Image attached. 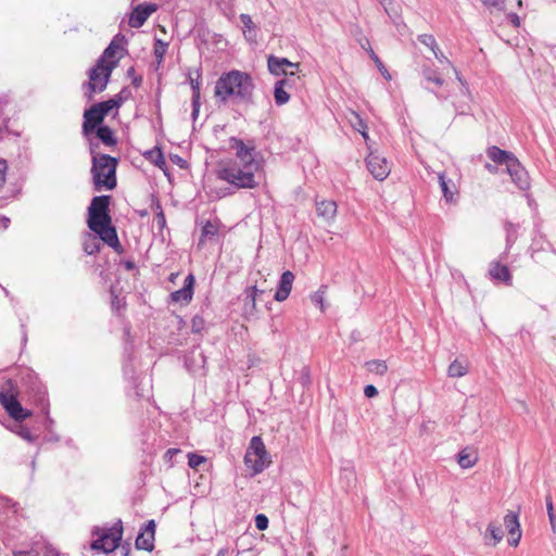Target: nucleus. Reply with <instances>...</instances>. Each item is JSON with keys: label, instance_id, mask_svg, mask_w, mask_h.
Segmentation results:
<instances>
[{"label": "nucleus", "instance_id": "nucleus-41", "mask_svg": "<svg viewBox=\"0 0 556 556\" xmlns=\"http://www.w3.org/2000/svg\"><path fill=\"white\" fill-rule=\"evenodd\" d=\"M296 381L302 386L303 390H308L312 387L313 381L309 366L304 365L301 367Z\"/></svg>", "mask_w": 556, "mask_h": 556}, {"label": "nucleus", "instance_id": "nucleus-32", "mask_svg": "<svg viewBox=\"0 0 556 556\" xmlns=\"http://www.w3.org/2000/svg\"><path fill=\"white\" fill-rule=\"evenodd\" d=\"M109 292L111 295V302H110L111 309L116 316H121L122 312L125 311L127 307L126 298L118 296V294L116 293V287L114 285L110 286Z\"/></svg>", "mask_w": 556, "mask_h": 556}, {"label": "nucleus", "instance_id": "nucleus-21", "mask_svg": "<svg viewBox=\"0 0 556 556\" xmlns=\"http://www.w3.org/2000/svg\"><path fill=\"white\" fill-rule=\"evenodd\" d=\"M485 153L495 165H505L506 168L518 159L513 152L503 150L497 146L486 148Z\"/></svg>", "mask_w": 556, "mask_h": 556}, {"label": "nucleus", "instance_id": "nucleus-8", "mask_svg": "<svg viewBox=\"0 0 556 556\" xmlns=\"http://www.w3.org/2000/svg\"><path fill=\"white\" fill-rule=\"evenodd\" d=\"M123 533L122 519H117L111 527L94 526L91 530L93 540L90 542V548L97 553L110 554L119 547Z\"/></svg>", "mask_w": 556, "mask_h": 556}, {"label": "nucleus", "instance_id": "nucleus-42", "mask_svg": "<svg viewBox=\"0 0 556 556\" xmlns=\"http://www.w3.org/2000/svg\"><path fill=\"white\" fill-rule=\"evenodd\" d=\"M202 77L201 68L197 70V78H193L191 76V73H188L187 75V81L189 83L191 90H192V97L191 99H201V83L200 79Z\"/></svg>", "mask_w": 556, "mask_h": 556}, {"label": "nucleus", "instance_id": "nucleus-64", "mask_svg": "<svg viewBox=\"0 0 556 556\" xmlns=\"http://www.w3.org/2000/svg\"><path fill=\"white\" fill-rule=\"evenodd\" d=\"M118 548H121L122 556H130L131 555V546L128 541H125V542L122 541Z\"/></svg>", "mask_w": 556, "mask_h": 556}, {"label": "nucleus", "instance_id": "nucleus-3", "mask_svg": "<svg viewBox=\"0 0 556 556\" xmlns=\"http://www.w3.org/2000/svg\"><path fill=\"white\" fill-rule=\"evenodd\" d=\"M255 84L251 74L239 70L223 73L216 80L214 96L220 103H226L230 98L235 101L254 105Z\"/></svg>", "mask_w": 556, "mask_h": 556}, {"label": "nucleus", "instance_id": "nucleus-57", "mask_svg": "<svg viewBox=\"0 0 556 556\" xmlns=\"http://www.w3.org/2000/svg\"><path fill=\"white\" fill-rule=\"evenodd\" d=\"M155 223H156L159 230H161V231L166 227V217L163 212V208H160V212H156Z\"/></svg>", "mask_w": 556, "mask_h": 556}, {"label": "nucleus", "instance_id": "nucleus-39", "mask_svg": "<svg viewBox=\"0 0 556 556\" xmlns=\"http://www.w3.org/2000/svg\"><path fill=\"white\" fill-rule=\"evenodd\" d=\"M468 372L467 364L455 359L453 361L447 368V376L451 378H460Z\"/></svg>", "mask_w": 556, "mask_h": 556}, {"label": "nucleus", "instance_id": "nucleus-30", "mask_svg": "<svg viewBox=\"0 0 556 556\" xmlns=\"http://www.w3.org/2000/svg\"><path fill=\"white\" fill-rule=\"evenodd\" d=\"M287 86L290 87L289 79L287 77L277 80L274 86V99L278 106L285 105L290 100V94L286 90Z\"/></svg>", "mask_w": 556, "mask_h": 556}, {"label": "nucleus", "instance_id": "nucleus-59", "mask_svg": "<svg viewBox=\"0 0 556 556\" xmlns=\"http://www.w3.org/2000/svg\"><path fill=\"white\" fill-rule=\"evenodd\" d=\"M119 264H121L122 266H124V268H125L127 271L136 270V274H139V269H138V267H137V265H136V263H135V261H134V260H131V258L122 260V261L119 262Z\"/></svg>", "mask_w": 556, "mask_h": 556}, {"label": "nucleus", "instance_id": "nucleus-10", "mask_svg": "<svg viewBox=\"0 0 556 556\" xmlns=\"http://www.w3.org/2000/svg\"><path fill=\"white\" fill-rule=\"evenodd\" d=\"M244 465L251 470V477L261 473L271 464V456L266 450L261 435H254L250 440L244 454Z\"/></svg>", "mask_w": 556, "mask_h": 556}, {"label": "nucleus", "instance_id": "nucleus-43", "mask_svg": "<svg viewBox=\"0 0 556 556\" xmlns=\"http://www.w3.org/2000/svg\"><path fill=\"white\" fill-rule=\"evenodd\" d=\"M353 115L355 119L352 122V127L358 131L365 140H367L369 136L366 121L356 112H353Z\"/></svg>", "mask_w": 556, "mask_h": 556}, {"label": "nucleus", "instance_id": "nucleus-50", "mask_svg": "<svg viewBox=\"0 0 556 556\" xmlns=\"http://www.w3.org/2000/svg\"><path fill=\"white\" fill-rule=\"evenodd\" d=\"M17 434L23 438L28 443H35L38 439L37 435L33 434V432L29 430L26 426H20V429L17 430Z\"/></svg>", "mask_w": 556, "mask_h": 556}, {"label": "nucleus", "instance_id": "nucleus-54", "mask_svg": "<svg viewBox=\"0 0 556 556\" xmlns=\"http://www.w3.org/2000/svg\"><path fill=\"white\" fill-rule=\"evenodd\" d=\"M545 503H546V509H547V515H548L549 522H551L552 527L554 528L555 527L556 516L554 514L553 500H552L551 495H547L545 497Z\"/></svg>", "mask_w": 556, "mask_h": 556}, {"label": "nucleus", "instance_id": "nucleus-56", "mask_svg": "<svg viewBox=\"0 0 556 556\" xmlns=\"http://www.w3.org/2000/svg\"><path fill=\"white\" fill-rule=\"evenodd\" d=\"M237 191H235L229 185L227 187H224V188H219L215 191L216 193V197L218 199H223V198H226V197H230V195H233Z\"/></svg>", "mask_w": 556, "mask_h": 556}, {"label": "nucleus", "instance_id": "nucleus-37", "mask_svg": "<svg viewBox=\"0 0 556 556\" xmlns=\"http://www.w3.org/2000/svg\"><path fill=\"white\" fill-rule=\"evenodd\" d=\"M168 43L163 41L160 38H154V45H153V54L156 61L155 70L157 71L161 66V64L164 61L165 54L167 52Z\"/></svg>", "mask_w": 556, "mask_h": 556}, {"label": "nucleus", "instance_id": "nucleus-51", "mask_svg": "<svg viewBox=\"0 0 556 556\" xmlns=\"http://www.w3.org/2000/svg\"><path fill=\"white\" fill-rule=\"evenodd\" d=\"M239 18L243 24L244 30H248L249 33L254 31V36H256V26L253 23L251 16L249 14L242 13L240 14Z\"/></svg>", "mask_w": 556, "mask_h": 556}, {"label": "nucleus", "instance_id": "nucleus-11", "mask_svg": "<svg viewBox=\"0 0 556 556\" xmlns=\"http://www.w3.org/2000/svg\"><path fill=\"white\" fill-rule=\"evenodd\" d=\"M229 148L236 151V161H238L239 164H243L253 159L258 163V167H264V156L261 151L256 150L254 139L244 142L242 139L232 136L229 138Z\"/></svg>", "mask_w": 556, "mask_h": 556}, {"label": "nucleus", "instance_id": "nucleus-36", "mask_svg": "<svg viewBox=\"0 0 556 556\" xmlns=\"http://www.w3.org/2000/svg\"><path fill=\"white\" fill-rule=\"evenodd\" d=\"M439 184H440L441 191L443 193L444 199L447 202H452L453 197H454V189H455V184L453 182V180L447 179L445 176V173H440L439 174Z\"/></svg>", "mask_w": 556, "mask_h": 556}, {"label": "nucleus", "instance_id": "nucleus-26", "mask_svg": "<svg viewBox=\"0 0 556 556\" xmlns=\"http://www.w3.org/2000/svg\"><path fill=\"white\" fill-rule=\"evenodd\" d=\"M142 155L146 160L150 161L157 168L163 170L165 175H168L167 163L161 146L156 144L154 148L143 152Z\"/></svg>", "mask_w": 556, "mask_h": 556}, {"label": "nucleus", "instance_id": "nucleus-28", "mask_svg": "<svg viewBox=\"0 0 556 556\" xmlns=\"http://www.w3.org/2000/svg\"><path fill=\"white\" fill-rule=\"evenodd\" d=\"M337 203L333 200L316 201V213L319 217L329 222L337 215Z\"/></svg>", "mask_w": 556, "mask_h": 556}, {"label": "nucleus", "instance_id": "nucleus-58", "mask_svg": "<svg viewBox=\"0 0 556 556\" xmlns=\"http://www.w3.org/2000/svg\"><path fill=\"white\" fill-rule=\"evenodd\" d=\"M8 170V162L4 159H0V189L5 184V176Z\"/></svg>", "mask_w": 556, "mask_h": 556}, {"label": "nucleus", "instance_id": "nucleus-46", "mask_svg": "<svg viewBox=\"0 0 556 556\" xmlns=\"http://www.w3.org/2000/svg\"><path fill=\"white\" fill-rule=\"evenodd\" d=\"M327 291V286L323 285L319 289L311 295V300L314 304L319 305L321 312H325L324 299Z\"/></svg>", "mask_w": 556, "mask_h": 556}, {"label": "nucleus", "instance_id": "nucleus-4", "mask_svg": "<svg viewBox=\"0 0 556 556\" xmlns=\"http://www.w3.org/2000/svg\"><path fill=\"white\" fill-rule=\"evenodd\" d=\"M256 160H249L243 164L232 159L219 160L215 164L214 174L217 179L227 182L235 191L240 189H255L260 186Z\"/></svg>", "mask_w": 556, "mask_h": 556}, {"label": "nucleus", "instance_id": "nucleus-55", "mask_svg": "<svg viewBox=\"0 0 556 556\" xmlns=\"http://www.w3.org/2000/svg\"><path fill=\"white\" fill-rule=\"evenodd\" d=\"M169 160L181 169H187L189 166L187 160L178 154L169 153Z\"/></svg>", "mask_w": 556, "mask_h": 556}, {"label": "nucleus", "instance_id": "nucleus-49", "mask_svg": "<svg viewBox=\"0 0 556 556\" xmlns=\"http://www.w3.org/2000/svg\"><path fill=\"white\" fill-rule=\"evenodd\" d=\"M181 452L182 451L178 447L168 448L163 456L164 462L168 464L169 467H174V465L176 464L175 456L180 454Z\"/></svg>", "mask_w": 556, "mask_h": 556}, {"label": "nucleus", "instance_id": "nucleus-47", "mask_svg": "<svg viewBox=\"0 0 556 556\" xmlns=\"http://www.w3.org/2000/svg\"><path fill=\"white\" fill-rule=\"evenodd\" d=\"M369 55H370V59L375 62L378 71L381 73V75L386 79H391V75H390L389 71L387 70L383 62L380 60V58L375 53V51L372 49H370Z\"/></svg>", "mask_w": 556, "mask_h": 556}, {"label": "nucleus", "instance_id": "nucleus-2", "mask_svg": "<svg viewBox=\"0 0 556 556\" xmlns=\"http://www.w3.org/2000/svg\"><path fill=\"white\" fill-rule=\"evenodd\" d=\"M88 144V151L91 156V178L94 191H112L117 187V166L119 159L106 153L99 152L102 141L96 134L83 136Z\"/></svg>", "mask_w": 556, "mask_h": 556}, {"label": "nucleus", "instance_id": "nucleus-35", "mask_svg": "<svg viewBox=\"0 0 556 556\" xmlns=\"http://www.w3.org/2000/svg\"><path fill=\"white\" fill-rule=\"evenodd\" d=\"M124 375L127 377L129 383L131 384V389L134 390V396L137 400H140L143 394L140 392V379L136 375V370L132 366H125L124 367Z\"/></svg>", "mask_w": 556, "mask_h": 556}, {"label": "nucleus", "instance_id": "nucleus-22", "mask_svg": "<svg viewBox=\"0 0 556 556\" xmlns=\"http://www.w3.org/2000/svg\"><path fill=\"white\" fill-rule=\"evenodd\" d=\"M294 278V274L291 270H285L281 274L274 295L277 302H283L288 299L292 290Z\"/></svg>", "mask_w": 556, "mask_h": 556}, {"label": "nucleus", "instance_id": "nucleus-62", "mask_svg": "<svg viewBox=\"0 0 556 556\" xmlns=\"http://www.w3.org/2000/svg\"><path fill=\"white\" fill-rule=\"evenodd\" d=\"M364 395L368 399H372L378 395V389L374 384H366Z\"/></svg>", "mask_w": 556, "mask_h": 556}, {"label": "nucleus", "instance_id": "nucleus-12", "mask_svg": "<svg viewBox=\"0 0 556 556\" xmlns=\"http://www.w3.org/2000/svg\"><path fill=\"white\" fill-rule=\"evenodd\" d=\"M266 293L265 290H261L256 285L249 286L243 291V305H242V316L250 320L252 318H257V301H262V296Z\"/></svg>", "mask_w": 556, "mask_h": 556}, {"label": "nucleus", "instance_id": "nucleus-61", "mask_svg": "<svg viewBox=\"0 0 556 556\" xmlns=\"http://www.w3.org/2000/svg\"><path fill=\"white\" fill-rule=\"evenodd\" d=\"M197 31H198V37L203 41V42H206L207 41V34H208V30L206 29V27L204 26V23H199L197 24Z\"/></svg>", "mask_w": 556, "mask_h": 556}, {"label": "nucleus", "instance_id": "nucleus-33", "mask_svg": "<svg viewBox=\"0 0 556 556\" xmlns=\"http://www.w3.org/2000/svg\"><path fill=\"white\" fill-rule=\"evenodd\" d=\"M421 75L427 83H432L438 88L442 87L444 84V79L441 76L440 72L437 68L430 66L429 64H424L421 66Z\"/></svg>", "mask_w": 556, "mask_h": 556}, {"label": "nucleus", "instance_id": "nucleus-5", "mask_svg": "<svg viewBox=\"0 0 556 556\" xmlns=\"http://www.w3.org/2000/svg\"><path fill=\"white\" fill-rule=\"evenodd\" d=\"M21 392L45 414L47 422L53 424L49 415L50 404L47 388L34 370L27 368L21 372Z\"/></svg>", "mask_w": 556, "mask_h": 556}, {"label": "nucleus", "instance_id": "nucleus-31", "mask_svg": "<svg viewBox=\"0 0 556 556\" xmlns=\"http://www.w3.org/2000/svg\"><path fill=\"white\" fill-rule=\"evenodd\" d=\"M218 225L210 219L206 220L201 228L198 247H203L206 240L212 241L215 238H218Z\"/></svg>", "mask_w": 556, "mask_h": 556}, {"label": "nucleus", "instance_id": "nucleus-1", "mask_svg": "<svg viewBox=\"0 0 556 556\" xmlns=\"http://www.w3.org/2000/svg\"><path fill=\"white\" fill-rule=\"evenodd\" d=\"M125 101L121 96L115 94L109 100L92 103L85 108L83 113L81 136L96 134L106 148L114 149L118 144V138L112 127L105 124V117L113 111L118 110Z\"/></svg>", "mask_w": 556, "mask_h": 556}, {"label": "nucleus", "instance_id": "nucleus-25", "mask_svg": "<svg viewBox=\"0 0 556 556\" xmlns=\"http://www.w3.org/2000/svg\"><path fill=\"white\" fill-rule=\"evenodd\" d=\"M489 274L493 280L503 282L507 286L511 285L513 276L507 265L500 262H492Z\"/></svg>", "mask_w": 556, "mask_h": 556}, {"label": "nucleus", "instance_id": "nucleus-6", "mask_svg": "<svg viewBox=\"0 0 556 556\" xmlns=\"http://www.w3.org/2000/svg\"><path fill=\"white\" fill-rule=\"evenodd\" d=\"M111 194L94 195L87 207V227L91 232L99 233L114 227L111 215Z\"/></svg>", "mask_w": 556, "mask_h": 556}, {"label": "nucleus", "instance_id": "nucleus-48", "mask_svg": "<svg viewBox=\"0 0 556 556\" xmlns=\"http://www.w3.org/2000/svg\"><path fill=\"white\" fill-rule=\"evenodd\" d=\"M418 41L431 50L438 49V43L433 35L430 34H421L417 37Z\"/></svg>", "mask_w": 556, "mask_h": 556}, {"label": "nucleus", "instance_id": "nucleus-9", "mask_svg": "<svg viewBox=\"0 0 556 556\" xmlns=\"http://www.w3.org/2000/svg\"><path fill=\"white\" fill-rule=\"evenodd\" d=\"M18 395L17 382L10 378L7 379L0 389V404L13 420L23 422L33 416V412L22 406Z\"/></svg>", "mask_w": 556, "mask_h": 556}, {"label": "nucleus", "instance_id": "nucleus-20", "mask_svg": "<svg viewBox=\"0 0 556 556\" xmlns=\"http://www.w3.org/2000/svg\"><path fill=\"white\" fill-rule=\"evenodd\" d=\"M504 525L508 531V544L517 546L521 539V529L519 522V514L508 511L504 517Z\"/></svg>", "mask_w": 556, "mask_h": 556}, {"label": "nucleus", "instance_id": "nucleus-19", "mask_svg": "<svg viewBox=\"0 0 556 556\" xmlns=\"http://www.w3.org/2000/svg\"><path fill=\"white\" fill-rule=\"evenodd\" d=\"M287 67L299 68L300 63H293L290 60H288L287 58H279L274 54H269L267 56V68L271 75H274V76H280V75L294 76L295 75L294 72L288 73L286 70Z\"/></svg>", "mask_w": 556, "mask_h": 556}, {"label": "nucleus", "instance_id": "nucleus-18", "mask_svg": "<svg viewBox=\"0 0 556 556\" xmlns=\"http://www.w3.org/2000/svg\"><path fill=\"white\" fill-rule=\"evenodd\" d=\"M505 172L510 176L511 181L518 189L522 191L530 189V176L518 159L508 168H505Z\"/></svg>", "mask_w": 556, "mask_h": 556}, {"label": "nucleus", "instance_id": "nucleus-23", "mask_svg": "<svg viewBox=\"0 0 556 556\" xmlns=\"http://www.w3.org/2000/svg\"><path fill=\"white\" fill-rule=\"evenodd\" d=\"M97 236H99V239L100 241H102L103 244H106L108 247L113 249V251L116 252L117 254L125 253V249L118 238L116 226L103 230L97 233Z\"/></svg>", "mask_w": 556, "mask_h": 556}, {"label": "nucleus", "instance_id": "nucleus-17", "mask_svg": "<svg viewBox=\"0 0 556 556\" xmlns=\"http://www.w3.org/2000/svg\"><path fill=\"white\" fill-rule=\"evenodd\" d=\"M366 165L374 178L379 181L384 180L391 172L387 159L379 154L369 153L366 157Z\"/></svg>", "mask_w": 556, "mask_h": 556}, {"label": "nucleus", "instance_id": "nucleus-29", "mask_svg": "<svg viewBox=\"0 0 556 556\" xmlns=\"http://www.w3.org/2000/svg\"><path fill=\"white\" fill-rule=\"evenodd\" d=\"M504 531L502 526L495 522H490L486 527L483 539L485 545L495 546L502 541Z\"/></svg>", "mask_w": 556, "mask_h": 556}, {"label": "nucleus", "instance_id": "nucleus-7", "mask_svg": "<svg viewBox=\"0 0 556 556\" xmlns=\"http://www.w3.org/2000/svg\"><path fill=\"white\" fill-rule=\"evenodd\" d=\"M116 67L117 61H112L105 65L102 61L97 60L93 66L88 70V80L81 84L84 98L87 102H91L96 93H101L106 89Z\"/></svg>", "mask_w": 556, "mask_h": 556}, {"label": "nucleus", "instance_id": "nucleus-38", "mask_svg": "<svg viewBox=\"0 0 556 556\" xmlns=\"http://www.w3.org/2000/svg\"><path fill=\"white\" fill-rule=\"evenodd\" d=\"M504 227L506 232V248L510 249L517 241L520 225L507 220Z\"/></svg>", "mask_w": 556, "mask_h": 556}, {"label": "nucleus", "instance_id": "nucleus-14", "mask_svg": "<svg viewBox=\"0 0 556 556\" xmlns=\"http://www.w3.org/2000/svg\"><path fill=\"white\" fill-rule=\"evenodd\" d=\"M159 10V5L153 2H143L132 5L131 12L128 15V25L131 28L142 27L148 18Z\"/></svg>", "mask_w": 556, "mask_h": 556}, {"label": "nucleus", "instance_id": "nucleus-53", "mask_svg": "<svg viewBox=\"0 0 556 556\" xmlns=\"http://www.w3.org/2000/svg\"><path fill=\"white\" fill-rule=\"evenodd\" d=\"M127 76L131 79V85L135 88H139L142 85V81H143L142 75L136 74L134 66H130L127 70Z\"/></svg>", "mask_w": 556, "mask_h": 556}, {"label": "nucleus", "instance_id": "nucleus-63", "mask_svg": "<svg viewBox=\"0 0 556 556\" xmlns=\"http://www.w3.org/2000/svg\"><path fill=\"white\" fill-rule=\"evenodd\" d=\"M211 301L208 300V298H206L201 306H200V309H199V314H202L204 316H210L211 315Z\"/></svg>", "mask_w": 556, "mask_h": 556}, {"label": "nucleus", "instance_id": "nucleus-24", "mask_svg": "<svg viewBox=\"0 0 556 556\" xmlns=\"http://www.w3.org/2000/svg\"><path fill=\"white\" fill-rule=\"evenodd\" d=\"M99 236L97 233L89 231H84L81 233V248L86 255L93 256L100 253L102 249V244L99 241Z\"/></svg>", "mask_w": 556, "mask_h": 556}, {"label": "nucleus", "instance_id": "nucleus-15", "mask_svg": "<svg viewBox=\"0 0 556 556\" xmlns=\"http://www.w3.org/2000/svg\"><path fill=\"white\" fill-rule=\"evenodd\" d=\"M155 531L156 522L154 519L146 521L139 529L138 535L135 540V547L137 549L152 552L155 547Z\"/></svg>", "mask_w": 556, "mask_h": 556}, {"label": "nucleus", "instance_id": "nucleus-52", "mask_svg": "<svg viewBox=\"0 0 556 556\" xmlns=\"http://www.w3.org/2000/svg\"><path fill=\"white\" fill-rule=\"evenodd\" d=\"M255 527L260 531H265L268 529L269 519L265 514H257L254 517Z\"/></svg>", "mask_w": 556, "mask_h": 556}, {"label": "nucleus", "instance_id": "nucleus-16", "mask_svg": "<svg viewBox=\"0 0 556 556\" xmlns=\"http://www.w3.org/2000/svg\"><path fill=\"white\" fill-rule=\"evenodd\" d=\"M194 287L195 277L192 273H190L185 278L182 288L169 293L167 302L188 305L193 299Z\"/></svg>", "mask_w": 556, "mask_h": 556}, {"label": "nucleus", "instance_id": "nucleus-27", "mask_svg": "<svg viewBox=\"0 0 556 556\" xmlns=\"http://www.w3.org/2000/svg\"><path fill=\"white\" fill-rule=\"evenodd\" d=\"M378 1L383 7L389 18L396 27H399L400 25H404V21L402 17V9H401L400 4H397L394 0H378Z\"/></svg>", "mask_w": 556, "mask_h": 556}, {"label": "nucleus", "instance_id": "nucleus-60", "mask_svg": "<svg viewBox=\"0 0 556 556\" xmlns=\"http://www.w3.org/2000/svg\"><path fill=\"white\" fill-rule=\"evenodd\" d=\"M191 118L195 121L200 113V106H201V99H191Z\"/></svg>", "mask_w": 556, "mask_h": 556}, {"label": "nucleus", "instance_id": "nucleus-44", "mask_svg": "<svg viewBox=\"0 0 556 556\" xmlns=\"http://www.w3.org/2000/svg\"><path fill=\"white\" fill-rule=\"evenodd\" d=\"M202 314L197 313L191 319V332L193 334H202V331L205 330L206 327V318Z\"/></svg>", "mask_w": 556, "mask_h": 556}, {"label": "nucleus", "instance_id": "nucleus-13", "mask_svg": "<svg viewBox=\"0 0 556 556\" xmlns=\"http://www.w3.org/2000/svg\"><path fill=\"white\" fill-rule=\"evenodd\" d=\"M127 43V39L125 35L122 33H117L109 46L103 50L102 54L99 56L98 61H102L103 64H109L112 61H117L127 53V49L124 48V45Z\"/></svg>", "mask_w": 556, "mask_h": 556}, {"label": "nucleus", "instance_id": "nucleus-34", "mask_svg": "<svg viewBox=\"0 0 556 556\" xmlns=\"http://www.w3.org/2000/svg\"><path fill=\"white\" fill-rule=\"evenodd\" d=\"M477 460L478 456L473 451L469 450L468 447L463 448L457 454V463L464 469L471 468L472 466H475Z\"/></svg>", "mask_w": 556, "mask_h": 556}, {"label": "nucleus", "instance_id": "nucleus-40", "mask_svg": "<svg viewBox=\"0 0 556 556\" xmlns=\"http://www.w3.org/2000/svg\"><path fill=\"white\" fill-rule=\"evenodd\" d=\"M365 367L369 372L383 376L388 371V365L382 359H371L365 363Z\"/></svg>", "mask_w": 556, "mask_h": 556}, {"label": "nucleus", "instance_id": "nucleus-45", "mask_svg": "<svg viewBox=\"0 0 556 556\" xmlns=\"http://www.w3.org/2000/svg\"><path fill=\"white\" fill-rule=\"evenodd\" d=\"M188 466L192 469H198L200 465L204 464L207 459L205 456L200 455L195 452H189L187 454Z\"/></svg>", "mask_w": 556, "mask_h": 556}]
</instances>
